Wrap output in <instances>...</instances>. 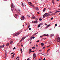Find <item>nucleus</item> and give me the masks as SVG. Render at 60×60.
I'll use <instances>...</instances> for the list:
<instances>
[{"instance_id":"f257e3e1","label":"nucleus","mask_w":60,"mask_h":60,"mask_svg":"<svg viewBox=\"0 0 60 60\" xmlns=\"http://www.w3.org/2000/svg\"><path fill=\"white\" fill-rule=\"evenodd\" d=\"M20 33L19 32H17L16 33L15 35V36H18V35H19V34H20Z\"/></svg>"},{"instance_id":"f03ea898","label":"nucleus","mask_w":60,"mask_h":60,"mask_svg":"<svg viewBox=\"0 0 60 60\" xmlns=\"http://www.w3.org/2000/svg\"><path fill=\"white\" fill-rule=\"evenodd\" d=\"M30 5H31L33 7H34V5H32V3L30 2H29L28 3Z\"/></svg>"},{"instance_id":"7ed1b4c3","label":"nucleus","mask_w":60,"mask_h":60,"mask_svg":"<svg viewBox=\"0 0 60 60\" xmlns=\"http://www.w3.org/2000/svg\"><path fill=\"white\" fill-rule=\"evenodd\" d=\"M60 38H57V42H60Z\"/></svg>"},{"instance_id":"20e7f679","label":"nucleus","mask_w":60,"mask_h":60,"mask_svg":"<svg viewBox=\"0 0 60 60\" xmlns=\"http://www.w3.org/2000/svg\"><path fill=\"white\" fill-rule=\"evenodd\" d=\"M21 20H24L25 19V18H24V16H22V17L21 18Z\"/></svg>"},{"instance_id":"39448f33","label":"nucleus","mask_w":60,"mask_h":60,"mask_svg":"<svg viewBox=\"0 0 60 60\" xmlns=\"http://www.w3.org/2000/svg\"><path fill=\"white\" fill-rule=\"evenodd\" d=\"M29 51H30V52H29V53H31L32 52H34V51H31V50H32V49H30L29 50Z\"/></svg>"},{"instance_id":"423d86ee","label":"nucleus","mask_w":60,"mask_h":60,"mask_svg":"<svg viewBox=\"0 0 60 60\" xmlns=\"http://www.w3.org/2000/svg\"><path fill=\"white\" fill-rule=\"evenodd\" d=\"M11 8H14V7H15V6H13V3L11 4Z\"/></svg>"},{"instance_id":"0eeeda50","label":"nucleus","mask_w":60,"mask_h":60,"mask_svg":"<svg viewBox=\"0 0 60 60\" xmlns=\"http://www.w3.org/2000/svg\"><path fill=\"white\" fill-rule=\"evenodd\" d=\"M47 14H48V13H46L45 14L43 15V18H44V17L46 16Z\"/></svg>"},{"instance_id":"6e6552de","label":"nucleus","mask_w":60,"mask_h":60,"mask_svg":"<svg viewBox=\"0 0 60 60\" xmlns=\"http://www.w3.org/2000/svg\"><path fill=\"white\" fill-rule=\"evenodd\" d=\"M36 54L35 53H34L33 54V56L35 58L36 57Z\"/></svg>"},{"instance_id":"1a4fd4ad","label":"nucleus","mask_w":60,"mask_h":60,"mask_svg":"<svg viewBox=\"0 0 60 60\" xmlns=\"http://www.w3.org/2000/svg\"><path fill=\"white\" fill-rule=\"evenodd\" d=\"M35 8L36 10H39V8L37 7H36Z\"/></svg>"},{"instance_id":"9d476101","label":"nucleus","mask_w":60,"mask_h":60,"mask_svg":"<svg viewBox=\"0 0 60 60\" xmlns=\"http://www.w3.org/2000/svg\"><path fill=\"white\" fill-rule=\"evenodd\" d=\"M4 47V45H3V46H0V48H3Z\"/></svg>"},{"instance_id":"9b49d317","label":"nucleus","mask_w":60,"mask_h":60,"mask_svg":"<svg viewBox=\"0 0 60 60\" xmlns=\"http://www.w3.org/2000/svg\"><path fill=\"white\" fill-rule=\"evenodd\" d=\"M14 17L15 18H17L18 17V15L17 14H15V15Z\"/></svg>"},{"instance_id":"f8f14e48","label":"nucleus","mask_w":60,"mask_h":60,"mask_svg":"<svg viewBox=\"0 0 60 60\" xmlns=\"http://www.w3.org/2000/svg\"><path fill=\"white\" fill-rule=\"evenodd\" d=\"M34 17V15L32 16V19H34V18H35V17Z\"/></svg>"},{"instance_id":"ddd939ff","label":"nucleus","mask_w":60,"mask_h":60,"mask_svg":"<svg viewBox=\"0 0 60 60\" xmlns=\"http://www.w3.org/2000/svg\"><path fill=\"white\" fill-rule=\"evenodd\" d=\"M15 55V54L14 53L13 55H12V56H11L12 58H13L14 57V55Z\"/></svg>"},{"instance_id":"4468645a","label":"nucleus","mask_w":60,"mask_h":60,"mask_svg":"<svg viewBox=\"0 0 60 60\" xmlns=\"http://www.w3.org/2000/svg\"><path fill=\"white\" fill-rule=\"evenodd\" d=\"M5 58H6V56H7V53H5Z\"/></svg>"},{"instance_id":"2eb2a0df","label":"nucleus","mask_w":60,"mask_h":60,"mask_svg":"<svg viewBox=\"0 0 60 60\" xmlns=\"http://www.w3.org/2000/svg\"><path fill=\"white\" fill-rule=\"evenodd\" d=\"M44 36H48V34L46 35V34H45L44 35Z\"/></svg>"},{"instance_id":"dca6fc26","label":"nucleus","mask_w":60,"mask_h":60,"mask_svg":"<svg viewBox=\"0 0 60 60\" xmlns=\"http://www.w3.org/2000/svg\"><path fill=\"white\" fill-rule=\"evenodd\" d=\"M50 25H48L47 26V27H46L45 28V29H46V28H48V27H49V26H50Z\"/></svg>"},{"instance_id":"f3484780","label":"nucleus","mask_w":60,"mask_h":60,"mask_svg":"<svg viewBox=\"0 0 60 60\" xmlns=\"http://www.w3.org/2000/svg\"><path fill=\"white\" fill-rule=\"evenodd\" d=\"M25 38H26L25 37H24V38H22V39H21L22 40H24V39H25Z\"/></svg>"},{"instance_id":"a211bd4d","label":"nucleus","mask_w":60,"mask_h":60,"mask_svg":"<svg viewBox=\"0 0 60 60\" xmlns=\"http://www.w3.org/2000/svg\"><path fill=\"white\" fill-rule=\"evenodd\" d=\"M41 46H43L44 45V44L43 43H42L41 44Z\"/></svg>"},{"instance_id":"6ab92c4d","label":"nucleus","mask_w":60,"mask_h":60,"mask_svg":"<svg viewBox=\"0 0 60 60\" xmlns=\"http://www.w3.org/2000/svg\"><path fill=\"white\" fill-rule=\"evenodd\" d=\"M10 44V43H8L7 45H6V46H8Z\"/></svg>"},{"instance_id":"aec40b11","label":"nucleus","mask_w":60,"mask_h":60,"mask_svg":"<svg viewBox=\"0 0 60 60\" xmlns=\"http://www.w3.org/2000/svg\"><path fill=\"white\" fill-rule=\"evenodd\" d=\"M46 9L45 8H44V9L43 10V12H44V11H45V10H46Z\"/></svg>"},{"instance_id":"412c9836","label":"nucleus","mask_w":60,"mask_h":60,"mask_svg":"<svg viewBox=\"0 0 60 60\" xmlns=\"http://www.w3.org/2000/svg\"><path fill=\"white\" fill-rule=\"evenodd\" d=\"M43 23H40V25H43Z\"/></svg>"},{"instance_id":"4be33fe9","label":"nucleus","mask_w":60,"mask_h":60,"mask_svg":"<svg viewBox=\"0 0 60 60\" xmlns=\"http://www.w3.org/2000/svg\"><path fill=\"white\" fill-rule=\"evenodd\" d=\"M20 50L21 52V53H22V49H20Z\"/></svg>"},{"instance_id":"5701e85b","label":"nucleus","mask_w":60,"mask_h":60,"mask_svg":"<svg viewBox=\"0 0 60 60\" xmlns=\"http://www.w3.org/2000/svg\"><path fill=\"white\" fill-rule=\"evenodd\" d=\"M50 36H54V34H52L51 35H50Z\"/></svg>"},{"instance_id":"b1692460","label":"nucleus","mask_w":60,"mask_h":60,"mask_svg":"<svg viewBox=\"0 0 60 60\" xmlns=\"http://www.w3.org/2000/svg\"><path fill=\"white\" fill-rule=\"evenodd\" d=\"M39 20L40 21H41V20H42V19H41V18H40L39 19Z\"/></svg>"},{"instance_id":"393cba45","label":"nucleus","mask_w":60,"mask_h":60,"mask_svg":"<svg viewBox=\"0 0 60 60\" xmlns=\"http://www.w3.org/2000/svg\"><path fill=\"white\" fill-rule=\"evenodd\" d=\"M49 44H51V41H50L49 42Z\"/></svg>"},{"instance_id":"a878e982","label":"nucleus","mask_w":60,"mask_h":60,"mask_svg":"<svg viewBox=\"0 0 60 60\" xmlns=\"http://www.w3.org/2000/svg\"><path fill=\"white\" fill-rule=\"evenodd\" d=\"M38 22L37 21H34V23H37Z\"/></svg>"},{"instance_id":"bb28decb","label":"nucleus","mask_w":60,"mask_h":60,"mask_svg":"<svg viewBox=\"0 0 60 60\" xmlns=\"http://www.w3.org/2000/svg\"><path fill=\"white\" fill-rule=\"evenodd\" d=\"M13 43V41H11V42L10 43V44H12V43Z\"/></svg>"},{"instance_id":"cd10ccee","label":"nucleus","mask_w":60,"mask_h":60,"mask_svg":"<svg viewBox=\"0 0 60 60\" xmlns=\"http://www.w3.org/2000/svg\"><path fill=\"white\" fill-rule=\"evenodd\" d=\"M40 54H41V55H44V54H43V53H41V54H40V53H39L38 54V55H40Z\"/></svg>"},{"instance_id":"c85d7f7f","label":"nucleus","mask_w":60,"mask_h":60,"mask_svg":"<svg viewBox=\"0 0 60 60\" xmlns=\"http://www.w3.org/2000/svg\"><path fill=\"white\" fill-rule=\"evenodd\" d=\"M41 26V25H39L38 26V27H40Z\"/></svg>"},{"instance_id":"c756f323","label":"nucleus","mask_w":60,"mask_h":60,"mask_svg":"<svg viewBox=\"0 0 60 60\" xmlns=\"http://www.w3.org/2000/svg\"><path fill=\"white\" fill-rule=\"evenodd\" d=\"M49 50H50V49H48V50H47V53L49 51Z\"/></svg>"},{"instance_id":"7c9ffc66","label":"nucleus","mask_w":60,"mask_h":60,"mask_svg":"<svg viewBox=\"0 0 60 60\" xmlns=\"http://www.w3.org/2000/svg\"><path fill=\"white\" fill-rule=\"evenodd\" d=\"M27 17H28V18H29V17H30V16H29V15H27Z\"/></svg>"},{"instance_id":"2f4dec72","label":"nucleus","mask_w":60,"mask_h":60,"mask_svg":"<svg viewBox=\"0 0 60 60\" xmlns=\"http://www.w3.org/2000/svg\"><path fill=\"white\" fill-rule=\"evenodd\" d=\"M51 15H55V14H51Z\"/></svg>"},{"instance_id":"473e14b6","label":"nucleus","mask_w":60,"mask_h":60,"mask_svg":"<svg viewBox=\"0 0 60 60\" xmlns=\"http://www.w3.org/2000/svg\"><path fill=\"white\" fill-rule=\"evenodd\" d=\"M22 6L23 7V6H24V4H23V3H22Z\"/></svg>"},{"instance_id":"72a5a7b5","label":"nucleus","mask_w":60,"mask_h":60,"mask_svg":"<svg viewBox=\"0 0 60 60\" xmlns=\"http://www.w3.org/2000/svg\"><path fill=\"white\" fill-rule=\"evenodd\" d=\"M30 27V25H29V26H28V28H29Z\"/></svg>"},{"instance_id":"f704fd0d","label":"nucleus","mask_w":60,"mask_h":60,"mask_svg":"<svg viewBox=\"0 0 60 60\" xmlns=\"http://www.w3.org/2000/svg\"><path fill=\"white\" fill-rule=\"evenodd\" d=\"M57 24L56 23L55 24V26H57Z\"/></svg>"},{"instance_id":"c9c22d12","label":"nucleus","mask_w":60,"mask_h":60,"mask_svg":"<svg viewBox=\"0 0 60 60\" xmlns=\"http://www.w3.org/2000/svg\"><path fill=\"white\" fill-rule=\"evenodd\" d=\"M11 11H13V9H12V8H11Z\"/></svg>"},{"instance_id":"e433bc0d","label":"nucleus","mask_w":60,"mask_h":60,"mask_svg":"<svg viewBox=\"0 0 60 60\" xmlns=\"http://www.w3.org/2000/svg\"><path fill=\"white\" fill-rule=\"evenodd\" d=\"M35 48V47H33L32 48V49H34Z\"/></svg>"},{"instance_id":"4c0bfd02","label":"nucleus","mask_w":60,"mask_h":60,"mask_svg":"<svg viewBox=\"0 0 60 60\" xmlns=\"http://www.w3.org/2000/svg\"><path fill=\"white\" fill-rule=\"evenodd\" d=\"M52 3L53 4H54V0H52Z\"/></svg>"},{"instance_id":"58836bf2","label":"nucleus","mask_w":60,"mask_h":60,"mask_svg":"<svg viewBox=\"0 0 60 60\" xmlns=\"http://www.w3.org/2000/svg\"><path fill=\"white\" fill-rule=\"evenodd\" d=\"M53 19V17H52V18H51V20H52V19Z\"/></svg>"},{"instance_id":"ea45409f","label":"nucleus","mask_w":60,"mask_h":60,"mask_svg":"<svg viewBox=\"0 0 60 60\" xmlns=\"http://www.w3.org/2000/svg\"><path fill=\"white\" fill-rule=\"evenodd\" d=\"M39 40H38V41H37V42H39Z\"/></svg>"},{"instance_id":"a19ab883","label":"nucleus","mask_w":60,"mask_h":60,"mask_svg":"<svg viewBox=\"0 0 60 60\" xmlns=\"http://www.w3.org/2000/svg\"><path fill=\"white\" fill-rule=\"evenodd\" d=\"M35 37H32V38L33 39H34Z\"/></svg>"},{"instance_id":"79ce46f5","label":"nucleus","mask_w":60,"mask_h":60,"mask_svg":"<svg viewBox=\"0 0 60 60\" xmlns=\"http://www.w3.org/2000/svg\"><path fill=\"white\" fill-rule=\"evenodd\" d=\"M22 39H21L20 41V42H21V41H22Z\"/></svg>"},{"instance_id":"37998d69","label":"nucleus","mask_w":60,"mask_h":60,"mask_svg":"<svg viewBox=\"0 0 60 60\" xmlns=\"http://www.w3.org/2000/svg\"><path fill=\"white\" fill-rule=\"evenodd\" d=\"M50 45H49V46H47V48H49V47H50Z\"/></svg>"},{"instance_id":"c03bdc74","label":"nucleus","mask_w":60,"mask_h":60,"mask_svg":"<svg viewBox=\"0 0 60 60\" xmlns=\"http://www.w3.org/2000/svg\"><path fill=\"white\" fill-rule=\"evenodd\" d=\"M21 46H22V47H23V45H21Z\"/></svg>"},{"instance_id":"a18cd8bd","label":"nucleus","mask_w":60,"mask_h":60,"mask_svg":"<svg viewBox=\"0 0 60 60\" xmlns=\"http://www.w3.org/2000/svg\"><path fill=\"white\" fill-rule=\"evenodd\" d=\"M45 26H47V25H48L46 24V23H45Z\"/></svg>"},{"instance_id":"49530a36","label":"nucleus","mask_w":60,"mask_h":60,"mask_svg":"<svg viewBox=\"0 0 60 60\" xmlns=\"http://www.w3.org/2000/svg\"><path fill=\"white\" fill-rule=\"evenodd\" d=\"M13 49H16V48H15V47H14L13 48Z\"/></svg>"},{"instance_id":"de8ad7c7","label":"nucleus","mask_w":60,"mask_h":60,"mask_svg":"<svg viewBox=\"0 0 60 60\" xmlns=\"http://www.w3.org/2000/svg\"><path fill=\"white\" fill-rule=\"evenodd\" d=\"M29 30H31V28H29Z\"/></svg>"},{"instance_id":"09e8293b","label":"nucleus","mask_w":60,"mask_h":60,"mask_svg":"<svg viewBox=\"0 0 60 60\" xmlns=\"http://www.w3.org/2000/svg\"><path fill=\"white\" fill-rule=\"evenodd\" d=\"M39 51H40V52H41V50H39Z\"/></svg>"},{"instance_id":"8fccbe9b","label":"nucleus","mask_w":60,"mask_h":60,"mask_svg":"<svg viewBox=\"0 0 60 60\" xmlns=\"http://www.w3.org/2000/svg\"><path fill=\"white\" fill-rule=\"evenodd\" d=\"M46 60V59H45V58H44L43 59V60Z\"/></svg>"},{"instance_id":"3c124183","label":"nucleus","mask_w":60,"mask_h":60,"mask_svg":"<svg viewBox=\"0 0 60 60\" xmlns=\"http://www.w3.org/2000/svg\"><path fill=\"white\" fill-rule=\"evenodd\" d=\"M32 23H34V21H33L32 22Z\"/></svg>"},{"instance_id":"603ef678","label":"nucleus","mask_w":60,"mask_h":60,"mask_svg":"<svg viewBox=\"0 0 60 60\" xmlns=\"http://www.w3.org/2000/svg\"><path fill=\"white\" fill-rule=\"evenodd\" d=\"M27 60H29V58H28L27 59Z\"/></svg>"},{"instance_id":"864d4df0","label":"nucleus","mask_w":60,"mask_h":60,"mask_svg":"<svg viewBox=\"0 0 60 60\" xmlns=\"http://www.w3.org/2000/svg\"><path fill=\"white\" fill-rule=\"evenodd\" d=\"M47 17H48L49 16V15L48 14L47 15H46Z\"/></svg>"},{"instance_id":"5fc2aeb1","label":"nucleus","mask_w":60,"mask_h":60,"mask_svg":"<svg viewBox=\"0 0 60 60\" xmlns=\"http://www.w3.org/2000/svg\"><path fill=\"white\" fill-rule=\"evenodd\" d=\"M50 15H51L50 14H48L49 16H50Z\"/></svg>"},{"instance_id":"6e6d98bb","label":"nucleus","mask_w":60,"mask_h":60,"mask_svg":"<svg viewBox=\"0 0 60 60\" xmlns=\"http://www.w3.org/2000/svg\"><path fill=\"white\" fill-rule=\"evenodd\" d=\"M38 20V19H36V21H37Z\"/></svg>"},{"instance_id":"4d7b16f0","label":"nucleus","mask_w":60,"mask_h":60,"mask_svg":"<svg viewBox=\"0 0 60 60\" xmlns=\"http://www.w3.org/2000/svg\"><path fill=\"white\" fill-rule=\"evenodd\" d=\"M45 47H43V49H45Z\"/></svg>"},{"instance_id":"13d9d810","label":"nucleus","mask_w":60,"mask_h":60,"mask_svg":"<svg viewBox=\"0 0 60 60\" xmlns=\"http://www.w3.org/2000/svg\"><path fill=\"white\" fill-rule=\"evenodd\" d=\"M13 53H11V55H12V54H13Z\"/></svg>"},{"instance_id":"bf43d9fd","label":"nucleus","mask_w":60,"mask_h":60,"mask_svg":"<svg viewBox=\"0 0 60 60\" xmlns=\"http://www.w3.org/2000/svg\"><path fill=\"white\" fill-rule=\"evenodd\" d=\"M58 12V11H57L55 12V13H56Z\"/></svg>"},{"instance_id":"052dcab7","label":"nucleus","mask_w":60,"mask_h":60,"mask_svg":"<svg viewBox=\"0 0 60 60\" xmlns=\"http://www.w3.org/2000/svg\"><path fill=\"white\" fill-rule=\"evenodd\" d=\"M18 11H19V12H20V10H18Z\"/></svg>"},{"instance_id":"680f3d73","label":"nucleus","mask_w":60,"mask_h":60,"mask_svg":"<svg viewBox=\"0 0 60 60\" xmlns=\"http://www.w3.org/2000/svg\"><path fill=\"white\" fill-rule=\"evenodd\" d=\"M17 58H19V57H18Z\"/></svg>"},{"instance_id":"e2e57ef3","label":"nucleus","mask_w":60,"mask_h":60,"mask_svg":"<svg viewBox=\"0 0 60 60\" xmlns=\"http://www.w3.org/2000/svg\"><path fill=\"white\" fill-rule=\"evenodd\" d=\"M32 39H33L32 38H31L30 39V40H32Z\"/></svg>"},{"instance_id":"0e129e2a","label":"nucleus","mask_w":60,"mask_h":60,"mask_svg":"<svg viewBox=\"0 0 60 60\" xmlns=\"http://www.w3.org/2000/svg\"><path fill=\"white\" fill-rule=\"evenodd\" d=\"M22 26H24L25 25H23Z\"/></svg>"},{"instance_id":"69168bd1","label":"nucleus","mask_w":60,"mask_h":60,"mask_svg":"<svg viewBox=\"0 0 60 60\" xmlns=\"http://www.w3.org/2000/svg\"><path fill=\"white\" fill-rule=\"evenodd\" d=\"M52 13L51 12V11H50L49 12V13Z\"/></svg>"},{"instance_id":"338daca9","label":"nucleus","mask_w":60,"mask_h":60,"mask_svg":"<svg viewBox=\"0 0 60 60\" xmlns=\"http://www.w3.org/2000/svg\"><path fill=\"white\" fill-rule=\"evenodd\" d=\"M34 34V35H35V34Z\"/></svg>"},{"instance_id":"774afa93","label":"nucleus","mask_w":60,"mask_h":60,"mask_svg":"<svg viewBox=\"0 0 60 60\" xmlns=\"http://www.w3.org/2000/svg\"><path fill=\"white\" fill-rule=\"evenodd\" d=\"M58 15H60V13L58 14Z\"/></svg>"}]
</instances>
